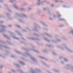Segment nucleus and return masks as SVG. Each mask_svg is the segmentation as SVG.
<instances>
[{"mask_svg": "<svg viewBox=\"0 0 73 73\" xmlns=\"http://www.w3.org/2000/svg\"><path fill=\"white\" fill-rule=\"evenodd\" d=\"M15 52L17 53V54H21V55H22V56H25V57H27V56H29V57H30L31 59L33 61H35V62H37V60L35 58L32 57V56L31 55V54H29V53L26 52L25 54L21 52H19V51H17L16 50H15Z\"/></svg>", "mask_w": 73, "mask_h": 73, "instance_id": "nucleus-1", "label": "nucleus"}, {"mask_svg": "<svg viewBox=\"0 0 73 73\" xmlns=\"http://www.w3.org/2000/svg\"><path fill=\"white\" fill-rule=\"evenodd\" d=\"M61 45L62 47H64V48H65L67 51H68V52H70V53H73V51L70 50V49L68 48V47L66 46V45L65 44H62Z\"/></svg>", "mask_w": 73, "mask_h": 73, "instance_id": "nucleus-2", "label": "nucleus"}, {"mask_svg": "<svg viewBox=\"0 0 73 73\" xmlns=\"http://www.w3.org/2000/svg\"><path fill=\"white\" fill-rule=\"evenodd\" d=\"M13 7L14 8L16 9L17 10H20L21 11H26V9L24 8H21L20 9L18 7L16 6L15 4H13Z\"/></svg>", "mask_w": 73, "mask_h": 73, "instance_id": "nucleus-3", "label": "nucleus"}, {"mask_svg": "<svg viewBox=\"0 0 73 73\" xmlns=\"http://www.w3.org/2000/svg\"><path fill=\"white\" fill-rule=\"evenodd\" d=\"M34 29H33V30L36 32H38V28L39 29H41V28L39 25H36L34 27Z\"/></svg>", "mask_w": 73, "mask_h": 73, "instance_id": "nucleus-4", "label": "nucleus"}, {"mask_svg": "<svg viewBox=\"0 0 73 73\" xmlns=\"http://www.w3.org/2000/svg\"><path fill=\"white\" fill-rule=\"evenodd\" d=\"M67 68V69H70L72 72H73V66H72L68 64Z\"/></svg>", "mask_w": 73, "mask_h": 73, "instance_id": "nucleus-5", "label": "nucleus"}, {"mask_svg": "<svg viewBox=\"0 0 73 73\" xmlns=\"http://www.w3.org/2000/svg\"><path fill=\"white\" fill-rule=\"evenodd\" d=\"M3 48H6V49H10V48L9 47L4 46L0 44V49L1 50H2Z\"/></svg>", "mask_w": 73, "mask_h": 73, "instance_id": "nucleus-6", "label": "nucleus"}, {"mask_svg": "<svg viewBox=\"0 0 73 73\" xmlns=\"http://www.w3.org/2000/svg\"><path fill=\"white\" fill-rule=\"evenodd\" d=\"M28 40H37V41H39L40 39L37 38H33L32 37H29L28 38Z\"/></svg>", "mask_w": 73, "mask_h": 73, "instance_id": "nucleus-7", "label": "nucleus"}, {"mask_svg": "<svg viewBox=\"0 0 73 73\" xmlns=\"http://www.w3.org/2000/svg\"><path fill=\"white\" fill-rule=\"evenodd\" d=\"M51 41L53 42H54V43H56V42H60V41H61V39H57L56 41L53 40H52Z\"/></svg>", "mask_w": 73, "mask_h": 73, "instance_id": "nucleus-8", "label": "nucleus"}, {"mask_svg": "<svg viewBox=\"0 0 73 73\" xmlns=\"http://www.w3.org/2000/svg\"><path fill=\"white\" fill-rule=\"evenodd\" d=\"M44 3V1H41L40 2H38L37 3V5L38 6H39V5H43Z\"/></svg>", "mask_w": 73, "mask_h": 73, "instance_id": "nucleus-9", "label": "nucleus"}, {"mask_svg": "<svg viewBox=\"0 0 73 73\" xmlns=\"http://www.w3.org/2000/svg\"><path fill=\"white\" fill-rule=\"evenodd\" d=\"M19 63H20L22 65L24 66L25 65V63H24V62L23 61H20V60H19Z\"/></svg>", "mask_w": 73, "mask_h": 73, "instance_id": "nucleus-10", "label": "nucleus"}, {"mask_svg": "<svg viewBox=\"0 0 73 73\" xmlns=\"http://www.w3.org/2000/svg\"><path fill=\"white\" fill-rule=\"evenodd\" d=\"M15 16H17V17H19V16L21 17H22V18H23V17H22V16H21V15H20V14L17 13H15Z\"/></svg>", "mask_w": 73, "mask_h": 73, "instance_id": "nucleus-11", "label": "nucleus"}, {"mask_svg": "<svg viewBox=\"0 0 73 73\" xmlns=\"http://www.w3.org/2000/svg\"><path fill=\"white\" fill-rule=\"evenodd\" d=\"M40 23H41L42 24V25H44V26H45V27H48L47 25L45 24V23L42 22V21H40Z\"/></svg>", "mask_w": 73, "mask_h": 73, "instance_id": "nucleus-12", "label": "nucleus"}, {"mask_svg": "<svg viewBox=\"0 0 73 73\" xmlns=\"http://www.w3.org/2000/svg\"><path fill=\"white\" fill-rule=\"evenodd\" d=\"M44 35H46V36H48L49 37H52V36L51 35H49L48 34H47V33H44Z\"/></svg>", "mask_w": 73, "mask_h": 73, "instance_id": "nucleus-13", "label": "nucleus"}, {"mask_svg": "<svg viewBox=\"0 0 73 73\" xmlns=\"http://www.w3.org/2000/svg\"><path fill=\"white\" fill-rule=\"evenodd\" d=\"M3 36L5 37H6V38H7L8 39V40H10V38L9 37V36H7L5 35H3Z\"/></svg>", "mask_w": 73, "mask_h": 73, "instance_id": "nucleus-14", "label": "nucleus"}, {"mask_svg": "<svg viewBox=\"0 0 73 73\" xmlns=\"http://www.w3.org/2000/svg\"><path fill=\"white\" fill-rule=\"evenodd\" d=\"M22 16H23L25 17V18H28V17L27 16V15H26L25 14H22Z\"/></svg>", "mask_w": 73, "mask_h": 73, "instance_id": "nucleus-15", "label": "nucleus"}, {"mask_svg": "<svg viewBox=\"0 0 73 73\" xmlns=\"http://www.w3.org/2000/svg\"><path fill=\"white\" fill-rule=\"evenodd\" d=\"M69 34H71L73 36V30H72L68 32Z\"/></svg>", "mask_w": 73, "mask_h": 73, "instance_id": "nucleus-16", "label": "nucleus"}, {"mask_svg": "<svg viewBox=\"0 0 73 73\" xmlns=\"http://www.w3.org/2000/svg\"><path fill=\"white\" fill-rule=\"evenodd\" d=\"M12 37H13V38H15V39H16V40H20L19 38H17V37L14 36V35H12Z\"/></svg>", "mask_w": 73, "mask_h": 73, "instance_id": "nucleus-17", "label": "nucleus"}, {"mask_svg": "<svg viewBox=\"0 0 73 73\" xmlns=\"http://www.w3.org/2000/svg\"><path fill=\"white\" fill-rule=\"evenodd\" d=\"M31 73H36V72L35 71V70H33V69H31Z\"/></svg>", "mask_w": 73, "mask_h": 73, "instance_id": "nucleus-18", "label": "nucleus"}, {"mask_svg": "<svg viewBox=\"0 0 73 73\" xmlns=\"http://www.w3.org/2000/svg\"><path fill=\"white\" fill-rule=\"evenodd\" d=\"M5 30L4 29V28H2L1 29V30H0V32L1 33H2V32H5Z\"/></svg>", "mask_w": 73, "mask_h": 73, "instance_id": "nucleus-19", "label": "nucleus"}, {"mask_svg": "<svg viewBox=\"0 0 73 73\" xmlns=\"http://www.w3.org/2000/svg\"><path fill=\"white\" fill-rule=\"evenodd\" d=\"M40 58H42V59H44V60H45L46 61H48V60L46 58H44L42 56H40Z\"/></svg>", "mask_w": 73, "mask_h": 73, "instance_id": "nucleus-20", "label": "nucleus"}, {"mask_svg": "<svg viewBox=\"0 0 73 73\" xmlns=\"http://www.w3.org/2000/svg\"><path fill=\"white\" fill-rule=\"evenodd\" d=\"M28 5V3H23L22 5V6H26V5Z\"/></svg>", "mask_w": 73, "mask_h": 73, "instance_id": "nucleus-21", "label": "nucleus"}, {"mask_svg": "<svg viewBox=\"0 0 73 73\" xmlns=\"http://www.w3.org/2000/svg\"><path fill=\"white\" fill-rule=\"evenodd\" d=\"M6 9L9 11V12H11V13H12V11L11 10V9H10L9 8H6Z\"/></svg>", "mask_w": 73, "mask_h": 73, "instance_id": "nucleus-22", "label": "nucleus"}, {"mask_svg": "<svg viewBox=\"0 0 73 73\" xmlns=\"http://www.w3.org/2000/svg\"><path fill=\"white\" fill-rule=\"evenodd\" d=\"M30 50H33V51H34V52H36V53H38V51H36L35 50H34L33 49H30Z\"/></svg>", "mask_w": 73, "mask_h": 73, "instance_id": "nucleus-23", "label": "nucleus"}, {"mask_svg": "<svg viewBox=\"0 0 73 73\" xmlns=\"http://www.w3.org/2000/svg\"><path fill=\"white\" fill-rule=\"evenodd\" d=\"M0 27H1L2 28H7V27L6 26H4L3 25H0Z\"/></svg>", "mask_w": 73, "mask_h": 73, "instance_id": "nucleus-24", "label": "nucleus"}, {"mask_svg": "<svg viewBox=\"0 0 73 73\" xmlns=\"http://www.w3.org/2000/svg\"><path fill=\"white\" fill-rule=\"evenodd\" d=\"M53 71L56 72H57V73H59L60 72V71L54 69H53Z\"/></svg>", "mask_w": 73, "mask_h": 73, "instance_id": "nucleus-25", "label": "nucleus"}, {"mask_svg": "<svg viewBox=\"0 0 73 73\" xmlns=\"http://www.w3.org/2000/svg\"><path fill=\"white\" fill-rule=\"evenodd\" d=\"M15 32L18 33V35H20V36H21V35H22L19 32V31H15Z\"/></svg>", "mask_w": 73, "mask_h": 73, "instance_id": "nucleus-26", "label": "nucleus"}, {"mask_svg": "<svg viewBox=\"0 0 73 73\" xmlns=\"http://www.w3.org/2000/svg\"><path fill=\"white\" fill-rule=\"evenodd\" d=\"M44 38L45 40L47 41V42H50V40H48V39H47V38Z\"/></svg>", "mask_w": 73, "mask_h": 73, "instance_id": "nucleus-27", "label": "nucleus"}, {"mask_svg": "<svg viewBox=\"0 0 73 73\" xmlns=\"http://www.w3.org/2000/svg\"><path fill=\"white\" fill-rule=\"evenodd\" d=\"M41 62H42V63L43 64V65H45L46 66H48V67H49V66H47V65H46V64L45 63V62H44L41 61Z\"/></svg>", "mask_w": 73, "mask_h": 73, "instance_id": "nucleus-28", "label": "nucleus"}, {"mask_svg": "<svg viewBox=\"0 0 73 73\" xmlns=\"http://www.w3.org/2000/svg\"><path fill=\"white\" fill-rule=\"evenodd\" d=\"M56 13H57V15H58V17H61V15H60L59 14V13H58V12H56Z\"/></svg>", "mask_w": 73, "mask_h": 73, "instance_id": "nucleus-29", "label": "nucleus"}, {"mask_svg": "<svg viewBox=\"0 0 73 73\" xmlns=\"http://www.w3.org/2000/svg\"><path fill=\"white\" fill-rule=\"evenodd\" d=\"M14 64L15 66H16L17 67H20V65H19L18 64H17L16 63H14Z\"/></svg>", "mask_w": 73, "mask_h": 73, "instance_id": "nucleus-30", "label": "nucleus"}, {"mask_svg": "<svg viewBox=\"0 0 73 73\" xmlns=\"http://www.w3.org/2000/svg\"><path fill=\"white\" fill-rule=\"evenodd\" d=\"M16 1V0H11L10 1V2L11 3H14Z\"/></svg>", "mask_w": 73, "mask_h": 73, "instance_id": "nucleus-31", "label": "nucleus"}, {"mask_svg": "<svg viewBox=\"0 0 73 73\" xmlns=\"http://www.w3.org/2000/svg\"><path fill=\"white\" fill-rule=\"evenodd\" d=\"M64 60L65 62H68V60L66 59V58H64Z\"/></svg>", "mask_w": 73, "mask_h": 73, "instance_id": "nucleus-32", "label": "nucleus"}, {"mask_svg": "<svg viewBox=\"0 0 73 73\" xmlns=\"http://www.w3.org/2000/svg\"><path fill=\"white\" fill-rule=\"evenodd\" d=\"M52 54L54 55V56H56L57 55V54L55 53V52H52Z\"/></svg>", "mask_w": 73, "mask_h": 73, "instance_id": "nucleus-33", "label": "nucleus"}, {"mask_svg": "<svg viewBox=\"0 0 73 73\" xmlns=\"http://www.w3.org/2000/svg\"><path fill=\"white\" fill-rule=\"evenodd\" d=\"M36 70H37V71H38V72H41V70L37 68H36Z\"/></svg>", "mask_w": 73, "mask_h": 73, "instance_id": "nucleus-34", "label": "nucleus"}, {"mask_svg": "<svg viewBox=\"0 0 73 73\" xmlns=\"http://www.w3.org/2000/svg\"><path fill=\"white\" fill-rule=\"evenodd\" d=\"M21 49H23V50H25L26 51H28L27 50V49L24 48L23 47L21 48Z\"/></svg>", "mask_w": 73, "mask_h": 73, "instance_id": "nucleus-35", "label": "nucleus"}, {"mask_svg": "<svg viewBox=\"0 0 73 73\" xmlns=\"http://www.w3.org/2000/svg\"><path fill=\"white\" fill-rule=\"evenodd\" d=\"M7 42H8V43L10 45H13V44L11 43V42H8V41H7Z\"/></svg>", "mask_w": 73, "mask_h": 73, "instance_id": "nucleus-36", "label": "nucleus"}, {"mask_svg": "<svg viewBox=\"0 0 73 73\" xmlns=\"http://www.w3.org/2000/svg\"><path fill=\"white\" fill-rule=\"evenodd\" d=\"M58 47H59V48H60V49H61V50H64V49H63V48H62V47H60V46H58Z\"/></svg>", "mask_w": 73, "mask_h": 73, "instance_id": "nucleus-37", "label": "nucleus"}, {"mask_svg": "<svg viewBox=\"0 0 73 73\" xmlns=\"http://www.w3.org/2000/svg\"><path fill=\"white\" fill-rule=\"evenodd\" d=\"M16 26L17 28H21V27L19 25H17Z\"/></svg>", "mask_w": 73, "mask_h": 73, "instance_id": "nucleus-38", "label": "nucleus"}, {"mask_svg": "<svg viewBox=\"0 0 73 73\" xmlns=\"http://www.w3.org/2000/svg\"><path fill=\"white\" fill-rule=\"evenodd\" d=\"M49 19L51 21H53V19L52 18H51V17H50Z\"/></svg>", "mask_w": 73, "mask_h": 73, "instance_id": "nucleus-39", "label": "nucleus"}, {"mask_svg": "<svg viewBox=\"0 0 73 73\" xmlns=\"http://www.w3.org/2000/svg\"><path fill=\"white\" fill-rule=\"evenodd\" d=\"M47 46H48V47H52V46L50 44H47Z\"/></svg>", "mask_w": 73, "mask_h": 73, "instance_id": "nucleus-40", "label": "nucleus"}, {"mask_svg": "<svg viewBox=\"0 0 73 73\" xmlns=\"http://www.w3.org/2000/svg\"><path fill=\"white\" fill-rule=\"evenodd\" d=\"M9 33L11 34V35H12V34L13 35H14V33H12V32H11L10 31H9Z\"/></svg>", "mask_w": 73, "mask_h": 73, "instance_id": "nucleus-41", "label": "nucleus"}, {"mask_svg": "<svg viewBox=\"0 0 73 73\" xmlns=\"http://www.w3.org/2000/svg\"><path fill=\"white\" fill-rule=\"evenodd\" d=\"M6 15L8 16H11V15L8 13H6Z\"/></svg>", "mask_w": 73, "mask_h": 73, "instance_id": "nucleus-42", "label": "nucleus"}, {"mask_svg": "<svg viewBox=\"0 0 73 73\" xmlns=\"http://www.w3.org/2000/svg\"><path fill=\"white\" fill-rule=\"evenodd\" d=\"M59 20L61 21H65V19H59Z\"/></svg>", "mask_w": 73, "mask_h": 73, "instance_id": "nucleus-43", "label": "nucleus"}, {"mask_svg": "<svg viewBox=\"0 0 73 73\" xmlns=\"http://www.w3.org/2000/svg\"><path fill=\"white\" fill-rule=\"evenodd\" d=\"M53 17H54V18H56L57 17V15L55 14H54L53 15Z\"/></svg>", "mask_w": 73, "mask_h": 73, "instance_id": "nucleus-44", "label": "nucleus"}, {"mask_svg": "<svg viewBox=\"0 0 73 73\" xmlns=\"http://www.w3.org/2000/svg\"><path fill=\"white\" fill-rule=\"evenodd\" d=\"M62 39H63V40H66V39L64 38V37H62Z\"/></svg>", "mask_w": 73, "mask_h": 73, "instance_id": "nucleus-45", "label": "nucleus"}, {"mask_svg": "<svg viewBox=\"0 0 73 73\" xmlns=\"http://www.w3.org/2000/svg\"><path fill=\"white\" fill-rule=\"evenodd\" d=\"M64 27V26L62 25H61L59 26V27Z\"/></svg>", "mask_w": 73, "mask_h": 73, "instance_id": "nucleus-46", "label": "nucleus"}, {"mask_svg": "<svg viewBox=\"0 0 73 73\" xmlns=\"http://www.w3.org/2000/svg\"><path fill=\"white\" fill-rule=\"evenodd\" d=\"M4 67V66H3V65H1V66L0 67V69H1L3 68Z\"/></svg>", "mask_w": 73, "mask_h": 73, "instance_id": "nucleus-47", "label": "nucleus"}, {"mask_svg": "<svg viewBox=\"0 0 73 73\" xmlns=\"http://www.w3.org/2000/svg\"><path fill=\"white\" fill-rule=\"evenodd\" d=\"M50 7H53L54 6V5L53 4H51L50 5Z\"/></svg>", "mask_w": 73, "mask_h": 73, "instance_id": "nucleus-48", "label": "nucleus"}, {"mask_svg": "<svg viewBox=\"0 0 73 73\" xmlns=\"http://www.w3.org/2000/svg\"><path fill=\"white\" fill-rule=\"evenodd\" d=\"M34 35H35V36H36V37H38V36H39L38 35H37L36 34H34Z\"/></svg>", "mask_w": 73, "mask_h": 73, "instance_id": "nucleus-49", "label": "nucleus"}, {"mask_svg": "<svg viewBox=\"0 0 73 73\" xmlns=\"http://www.w3.org/2000/svg\"><path fill=\"white\" fill-rule=\"evenodd\" d=\"M19 21H20V22H21V23H24V22H23V21H22V20H21V19H20L19 20Z\"/></svg>", "mask_w": 73, "mask_h": 73, "instance_id": "nucleus-50", "label": "nucleus"}, {"mask_svg": "<svg viewBox=\"0 0 73 73\" xmlns=\"http://www.w3.org/2000/svg\"><path fill=\"white\" fill-rule=\"evenodd\" d=\"M0 42H2V43H4V44H5V43L2 40H0Z\"/></svg>", "mask_w": 73, "mask_h": 73, "instance_id": "nucleus-51", "label": "nucleus"}, {"mask_svg": "<svg viewBox=\"0 0 73 73\" xmlns=\"http://www.w3.org/2000/svg\"><path fill=\"white\" fill-rule=\"evenodd\" d=\"M11 71L13 73H16V71L14 70H12Z\"/></svg>", "mask_w": 73, "mask_h": 73, "instance_id": "nucleus-52", "label": "nucleus"}, {"mask_svg": "<svg viewBox=\"0 0 73 73\" xmlns=\"http://www.w3.org/2000/svg\"><path fill=\"white\" fill-rule=\"evenodd\" d=\"M0 57H3L4 58H5V57H4L3 56V55L2 54H0Z\"/></svg>", "mask_w": 73, "mask_h": 73, "instance_id": "nucleus-53", "label": "nucleus"}, {"mask_svg": "<svg viewBox=\"0 0 73 73\" xmlns=\"http://www.w3.org/2000/svg\"><path fill=\"white\" fill-rule=\"evenodd\" d=\"M31 46H32V48H33V49H35V46L33 45H32Z\"/></svg>", "mask_w": 73, "mask_h": 73, "instance_id": "nucleus-54", "label": "nucleus"}, {"mask_svg": "<svg viewBox=\"0 0 73 73\" xmlns=\"http://www.w3.org/2000/svg\"><path fill=\"white\" fill-rule=\"evenodd\" d=\"M11 57H12L13 58H15V56L13 55H12L11 56Z\"/></svg>", "mask_w": 73, "mask_h": 73, "instance_id": "nucleus-55", "label": "nucleus"}, {"mask_svg": "<svg viewBox=\"0 0 73 73\" xmlns=\"http://www.w3.org/2000/svg\"><path fill=\"white\" fill-rule=\"evenodd\" d=\"M43 11H46V9L45 8H43Z\"/></svg>", "mask_w": 73, "mask_h": 73, "instance_id": "nucleus-56", "label": "nucleus"}, {"mask_svg": "<svg viewBox=\"0 0 73 73\" xmlns=\"http://www.w3.org/2000/svg\"><path fill=\"white\" fill-rule=\"evenodd\" d=\"M43 51L44 52H45V53H46V52H48V51H47V50H44Z\"/></svg>", "mask_w": 73, "mask_h": 73, "instance_id": "nucleus-57", "label": "nucleus"}, {"mask_svg": "<svg viewBox=\"0 0 73 73\" xmlns=\"http://www.w3.org/2000/svg\"><path fill=\"white\" fill-rule=\"evenodd\" d=\"M28 10H31V9H32V8L30 7H28Z\"/></svg>", "mask_w": 73, "mask_h": 73, "instance_id": "nucleus-58", "label": "nucleus"}, {"mask_svg": "<svg viewBox=\"0 0 73 73\" xmlns=\"http://www.w3.org/2000/svg\"><path fill=\"white\" fill-rule=\"evenodd\" d=\"M22 31L23 32H26V30H25L24 29H22Z\"/></svg>", "mask_w": 73, "mask_h": 73, "instance_id": "nucleus-59", "label": "nucleus"}, {"mask_svg": "<svg viewBox=\"0 0 73 73\" xmlns=\"http://www.w3.org/2000/svg\"><path fill=\"white\" fill-rule=\"evenodd\" d=\"M48 13H50V10L48 9Z\"/></svg>", "mask_w": 73, "mask_h": 73, "instance_id": "nucleus-60", "label": "nucleus"}, {"mask_svg": "<svg viewBox=\"0 0 73 73\" xmlns=\"http://www.w3.org/2000/svg\"><path fill=\"white\" fill-rule=\"evenodd\" d=\"M62 58H62V57H60L59 58V59H60V60H62Z\"/></svg>", "mask_w": 73, "mask_h": 73, "instance_id": "nucleus-61", "label": "nucleus"}, {"mask_svg": "<svg viewBox=\"0 0 73 73\" xmlns=\"http://www.w3.org/2000/svg\"><path fill=\"white\" fill-rule=\"evenodd\" d=\"M4 54L5 56H8V53H7L6 54V53H4Z\"/></svg>", "mask_w": 73, "mask_h": 73, "instance_id": "nucleus-62", "label": "nucleus"}, {"mask_svg": "<svg viewBox=\"0 0 73 73\" xmlns=\"http://www.w3.org/2000/svg\"><path fill=\"white\" fill-rule=\"evenodd\" d=\"M8 27H12V25H9L8 26Z\"/></svg>", "mask_w": 73, "mask_h": 73, "instance_id": "nucleus-63", "label": "nucleus"}, {"mask_svg": "<svg viewBox=\"0 0 73 73\" xmlns=\"http://www.w3.org/2000/svg\"><path fill=\"white\" fill-rule=\"evenodd\" d=\"M63 8H66V7H67L66 6H65V5L63 6Z\"/></svg>", "mask_w": 73, "mask_h": 73, "instance_id": "nucleus-64", "label": "nucleus"}]
</instances>
